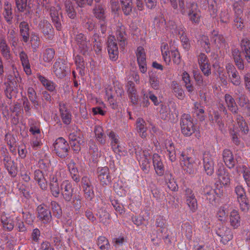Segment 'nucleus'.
I'll return each instance as SVG.
<instances>
[{"mask_svg":"<svg viewBox=\"0 0 250 250\" xmlns=\"http://www.w3.org/2000/svg\"><path fill=\"white\" fill-rule=\"evenodd\" d=\"M50 190L52 195L58 197L61 193L65 200L69 201L71 200L73 189L72 185L68 180L62 181L60 171H57L50 177Z\"/></svg>","mask_w":250,"mask_h":250,"instance_id":"f257e3e1","label":"nucleus"},{"mask_svg":"<svg viewBox=\"0 0 250 250\" xmlns=\"http://www.w3.org/2000/svg\"><path fill=\"white\" fill-rule=\"evenodd\" d=\"M213 67L222 81L225 82L228 77H229L231 82L234 85H238L240 84V77L232 64L228 63L226 65L227 73L224 72L223 68L217 64H214Z\"/></svg>","mask_w":250,"mask_h":250,"instance_id":"f03ea898","label":"nucleus"},{"mask_svg":"<svg viewBox=\"0 0 250 250\" xmlns=\"http://www.w3.org/2000/svg\"><path fill=\"white\" fill-rule=\"evenodd\" d=\"M161 50L163 60L167 64L169 65L171 61L176 64L180 63L181 58L177 48L174 47L169 51L168 44L163 42L161 44Z\"/></svg>","mask_w":250,"mask_h":250,"instance_id":"7ed1b4c3","label":"nucleus"},{"mask_svg":"<svg viewBox=\"0 0 250 250\" xmlns=\"http://www.w3.org/2000/svg\"><path fill=\"white\" fill-rule=\"evenodd\" d=\"M114 89L112 86H108L105 88V98L107 99L112 108L117 106V98L121 96L123 93V89L121 85L117 83H114Z\"/></svg>","mask_w":250,"mask_h":250,"instance_id":"20e7f679","label":"nucleus"},{"mask_svg":"<svg viewBox=\"0 0 250 250\" xmlns=\"http://www.w3.org/2000/svg\"><path fill=\"white\" fill-rule=\"evenodd\" d=\"M128 82L126 85L127 88V93L128 97L133 104H136L138 102V96L137 94V91L135 87V84L132 80L137 83H139L140 77L139 75L136 72H132L130 76L127 77Z\"/></svg>","mask_w":250,"mask_h":250,"instance_id":"39448f33","label":"nucleus"},{"mask_svg":"<svg viewBox=\"0 0 250 250\" xmlns=\"http://www.w3.org/2000/svg\"><path fill=\"white\" fill-rule=\"evenodd\" d=\"M182 156L184 157L182 154ZM199 164V160L194 157L183 158L181 162V165L184 171L190 175H193L196 173Z\"/></svg>","mask_w":250,"mask_h":250,"instance_id":"423d86ee","label":"nucleus"},{"mask_svg":"<svg viewBox=\"0 0 250 250\" xmlns=\"http://www.w3.org/2000/svg\"><path fill=\"white\" fill-rule=\"evenodd\" d=\"M181 131L186 136H191L195 130V125L189 115L184 114L181 120Z\"/></svg>","mask_w":250,"mask_h":250,"instance_id":"0eeeda50","label":"nucleus"},{"mask_svg":"<svg viewBox=\"0 0 250 250\" xmlns=\"http://www.w3.org/2000/svg\"><path fill=\"white\" fill-rule=\"evenodd\" d=\"M235 192L241 210L245 212L248 211L250 206L244 188L241 186H237L235 188Z\"/></svg>","mask_w":250,"mask_h":250,"instance_id":"6e6552de","label":"nucleus"},{"mask_svg":"<svg viewBox=\"0 0 250 250\" xmlns=\"http://www.w3.org/2000/svg\"><path fill=\"white\" fill-rule=\"evenodd\" d=\"M54 150L60 157H65L67 155L68 145L62 138L57 139L54 144Z\"/></svg>","mask_w":250,"mask_h":250,"instance_id":"1a4fd4ad","label":"nucleus"},{"mask_svg":"<svg viewBox=\"0 0 250 250\" xmlns=\"http://www.w3.org/2000/svg\"><path fill=\"white\" fill-rule=\"evenodd\" d=\"M70 145L74 151L78 152L81 149V145L83 142V136L80 130L71 133L69 135Z\"/></svg>","mask_w":250,"mask_h":250,"instance_id":"9d476101","label":"nucleus"},{"mask_svg":"<svg viewBox=\"0 0 250 250\" xmlns=\"http://www.w3.org/2000/svg\"><path fill=\"white\" fill-rule=\"evenodd\" d=\"M136 54L140 71L142 73H145L147 71V66L146 52L144 48L142 46L138 47Z\"/></svg>","mask_w":250,"mask_h":250,"instance_id":"9b49d317","label":"nucleus"},{"mask_svg":"<svg viewBox=\"0 0 250 250\" xmlns=\"http://www.w3.org/2000/svg\"><path fill=\"white\" fill-rule=\"evenodd\" d=\"M198 62L204 75H209L211 73V66L207 55L204 53L200 54L198 56Z\"/></svg>","mask_w":250,"mask_h":250,"instance_id":"f8f14e48","label":"nucleus"},{"mask_svg":"<svg viewBox=\"0 0 250 250\" xmlns=\"http://www.w3.org/2000/svg\"><path fill=\"white\" fill-rule=\"evenodd\" d=\"M188 17L189 21L193 23L198 24L200 21L201 14L195 3L191 4L188 7Z\"/></svg>","mask_w":250,"mask_h":250,"instance_id":"ddd939ff","label":"nucleus"},{"mask_svg":"<svg viewBox=\"0 0 250 250\" xmlns=\"http://www.w3.org/2000/svg\"><path fill=\"white\" fill-rule=\"evenodd\" d=\"M98 179L101 185H107L111 182L109 168L107 167H99L98 169Z\"/></svg>","mask_w":250,"mask_h":250,"instance_id":"4468645a","label":"nucleus"},{"mask_svg":"<svg viewBox=\"0 0 250 250\" xmlns=\"http://www.w3.org/2000/svg\"><path fill=\"white\" fill-rule=\"evenodd\" d=\"M14 219H16V221H19V219L18 217H16L13 215H7L4 213H2L1 215V221L4 229L9 231L12 230L15 225V222L14 221Z\"/></svg>","mask_w":250,"mask_h":250,"instance_id":"2eb2a0df","label":"nucleus"},{"mask_svg":"<svg viewBox=\"0 0 250 250\" xmlns=\"http://www.w3.org/2000/svg\"><path fill=\"white\" fill-rule=\"evenodd\" d=\"M218 236L221 238V241L224 244H227L233 238V235L231 230L226 227H222L219 228L216 231Z\"/></svg>","mask_w":250,"mask_h":250,"instance_id":"dca6fc26","label":"nucleus"},{"mask_svg":"<svg viewBox=\"0 0 250 250\" xmlns=\"http://www.w3.org/2000/svg\"><path fill=\"white\" fill-rule=\"evenodd\" d=\"M229 223L230 227L233 229L239 228L241 225V219L238 210L233 209L229 215Z\"/></svg>","mask_w":250,"mask_h":250,"instance_id":"f3484780","label":"nucleus"},{"mask_svg":"<svg viewBox=\"0 0 250 250\" xmlns=\"http://www.w3.org/2000/svg\"><path fill=\"white\" fill-rule=\"evenodd\" d=\"M218 179L221 184L224 187H228L230 184L229 174L224 168H220L217 172Z\"/></svg>","mask_w":250,"mask_h":250,"instance_id":"a211bd4d","label":"nucleus"},{"mask_svg":"<svg viewBox=\"0 0 250 250\" xmlns=\"http://www.w3.org/2000/svg\"><path fill=\"white\" fill-rule=\"evenodd\" d=\"M153 163L156 173L160 176L163 175L165 172L164 166L160 156L157 154L153 155Z\"/></svg>","mask_w":250,"mask_h":250,"instance_id":"6ab92c4d","label":"nucleus"},{"mask_svg":"<svg viewBox=\"0 0 250 250\" xmlns=\"http://www.w3.org/2000/svg\"><path fill=\"white\" fill-rule=\"evenodd\" d=\"M60 7L59 5L56 7H51L50 9V16L54 22L56 29L60 30L61 29V23L59 19V15L61 14L60 12Z\"/></svg>","mask_w":250,"mask_h":250,"instance_id":"aec40b11","label":"nucleus"},{"mask_svg":"<svg viewBox=\"0 0 250 250\" xmlns=\"http://www.w3.org/2000/svg\"><path fill=\"white\" fill-rule=\"evenodd\" d=\"M37 210L38 211V217L43 223H45L51 220V215L50 211L42 206H39Z\"/></svg>","mask_w":250,"mask_h":250,"instance_id":"412c9836","label":"nucleus"},{"mask_svg":"<svg viewBox=\"0 0 250 250\" xmlns=\"http://www.w3.org/2000/svg\"><path fill=\"white\" fill-rule=\"evenodd\" d=\"M204 167L206 173L211 175L214 172V162L212 158L208 155H205L204 158Z\"/></svg>","mask_w":250,"mask_h":250,"instance_id":"4be33fe9","label":"nucleus"},{"mask_svg":"<svg viewBox=\"0 0 250 250\" xmlns=\"http://www.w3.org/2000/svg\"><path fill=\"white\" fill-rule=\"evenodd\" d=\"M137 159L141 165L142 169L144 171H147L149 167L150 153L143 151L142 155H137Z\"/></svg>","mask_w":250,"mask_h":250,"instance_id":"5701e85b","label":"nucleus"},{"mask_svg":"<svg viewBox=\"0 0 250 250\" xmlns=\"http://www.w3.org/2000/svg\"><path fill=\"white\" fill-rule=\"evenodd\" d=\"M223 160L226 165L229 168L234 167L235 165V160L231 151L228 149H225L223 153Z\"/></svg>","mask_w":250,"mask_h":250,"instance_id":"b1692460","label":"nucleus"},{"mask_svg":"<svg viewBox=\"0 0 250 250\" xmlns=\"http://www.w3.org/2000/svg\"><path fill=\"white\" fill-rule=\"evenodd\" d=\"M67 167L73 180L76 182H79L80 178L79 172L76 166V164L73 160H70L68 162Z\"/></svg>","mask_w":250,"mask_h":250,"instance_id":"393cba45","label":"nucleus"},{"mask_svg":"<svg viewBox=\"0 0 250 250\" xmlns=\"http://www.w3.org/2000/svg\"><path fill=\"white\" fill-rule=\"evenodd\" d=\"M236 170L238 173L243 174L247 185L250 187V168L245 165H241L237 167Z\"/></svg>","mask_w":250,"mask_h":250,"instance_id":"a878e982","label":"nucleus"},{"mask_svg":"<svg viewBox=\"0 0 250 250\" xmlns=\"http://www.w3.org/2000/svg\"><path fill=\"white\" fill-rule=\"evenodd\" d=\"M116 35L120 45L124 46L126 44L127 36L124 26H121L117 29Z\"/></svg>","mask_w":250,"mask_h":250,"instance_id":"bb28decb","label":"nucleus"},{"mask_svg":"<svg viewBox=\"0 0 250 250\" xmlns=\"http://www.w3.org/2000/svg\"><path fill=\"white\" fill-rule=\"evenodd\" d=\"M229 211V207L228 206L225 205L221 207L218 209L216 212V218L219 221L222 222H225L227 220Z\"/></svg>","mask_w":250,"mask_h":250,"instance_id":"cd10ccee","label":"nucleus"},{"mask_svg":"<svg viewBox=\"0 0 250 250\" xmlns=\"http://www.w3.org/2000/svg\"><path fill=\"white\" fill-rule=\"evenodd\" d=\"M109 139L110 140V145L113 151L115 152L119 151V141L118 136L112 131H110L107 134Z\"/></svg>","mask_w":250,"mask_h":250,"instance_id":"c85d7f7f","label":"nucleus"},{"mask_svg":"<svg viewBox=\"0 0 250 250\" xmlns=\"http://www.w3.org/2000/svg\"><path fill=\"white\" fill-rule=\"evenodd\" d=\"M34 178L35 180L38 183L42 189H46L47 186V182L41 171L40 170H37L35 171Z\"/></svg>","mask_w":250,"mask_h":250,"instance_id":"c756f323","label":"nucleus"},{"mask_svg":"<svg viewBox=\"0 0 250 250\" xmlns=\"http://www.w3.org/2000/svg\"><path fill=\"white\" fill-rule=\"evenodd\" d=\"M39 28L45 36L51 35L53 32V28L51 24L47 21L43 20L40 21Z\"/></svg>","mask_w":250,"mask_h":250,"instance_id":"7c9ffc66","label":"nucleus"},{"mask_svg":"<svg viewBox=\"0 0 250 250\" xmlns=\"http://www.w3.org/2000/svg\"><path fill=\"white\" fill-rule=\"evenodd\" d=\"M114 188L115 192L120 196H124L127 193L128 188L122 181H118L114 184Z\"/></svg>","mask_w":250,"mask_h":250,"instance_id":"2f4dec72","label":"nucleus"},{"mask_svg":"<svg viewBox=\"0 0 250 250\" xmlns=\"http://www.w3.org/2000/svg\"><path fill=\"white\" fill-rule=\"evenodd\" d=\"M95 137L97 142L101 144L105 143V136L104 133L103 128L99 125L96 126L94 129Z\"/></svg>","mask_w":250,"mask_h":250,"instance_id":"473e14b6","label":"nucleus"},{"mask_svg":"<svg viewBox=\"0 0 250 250\" xmlns=\"http://www.w3.org/2000/svg\"><path fill=\"white\" fill-rule=\"evenodd\" d=\"M182 79L185 83V87L189 92H192L194 90L193 86L191 83L189 74L186 71L182 72L181 75Z\"/></svg>","mask_w":250,"mask_h":250,"instance_id":"72a5a7b5","label":"nucleus"},{"mask_svg":"<svg viewBox=\"0 0 250 250\" xmlns=\"http://www.w3.org/2000/svg\"><path fill=\"white\" fill-rule=\"evenodd\" d=\"M20 31L22 40L27 42L29 40V26L28 24L25 21L21 22L20 25Z\"/></svg>","mask_w":250,"mask_h":250,"instance_id":"f704fd0d","label":"nucleus"},{"mask_svg":"<svg viewBox=\"0 0 250 250\" xmlns=\"http://www.w3.org/2000/svg\"><path fill=\"white\" fill-rule=\"evenodd\" d=\"M60 112L63 122L66 124H69L71 121V115L70 113L66 110L65 105L63 104L60 105Z\"/></svg>","mask_w":250,"mask_h":250,"instance_id":"c9c22d12","label":"nucleus"},{"mask_svg":"<svg viewBox=\"0 0 250 250\" xmlns=\"http://www.w3.org/2000/svg\"><path fill=\"white\" fill-rule=\"evenodd\" d=\"M238 126L234 127L233 131L235 133H237L238 131L241 130L244 132V133H246L248 132V127L246 122L243 120L242 117H239L237 119Z\"/></svg>","mask_w":250,"mask_h":250,"instance_id":"e433bc0d","label":"nucleus"},{"mask_svg":"<svg viewBox=\"0 0 250 250\" xmlns=\"http://www.w3.org/2000/svg\"><path fill=\"white\" fill-rule=\"evenodd\" d=\"M136 128L140 133V135L144 138L146 136V128L145 125V122L141 118H138L136 122Z\"/></svg>","mask_w":250,"mask_h":250,"instance_id":"4c0bfd02","label":"nucleus"},{"mask_svg":"<svg viewBox=\"0 0 250 250\" xmlns=\"http://www.w3.org/2000/svg\"><path fill=\"white\" fill-rule=\"evenodd\" d=\"M204 194L210 202L215 201L217 197H219V194L216 193V191L209 187H207L204 189Z\"/></svg>","mask_w":250,"mask_h":250,"instance_id":"58836bf2","label":"nucleus"},{"mask_svg":"<svg viewBox=\"0 0 250 250\" xmlns=\"http://www.w3.org/2000/svg\"><path fill=\"white\" fill-rule=\"evenodd\" d=\"M20 58L25 72L28 75H30L31 74V70L27 55L25 53L21 52L20 54Z\"/></svg>","mask_w":250,"mask_h":250,"instance_id":"ea45409f","label":"nucleus"},{"mask_svg":"<svg viewBox=\"0 0 250 250\" xmlns=\"http://www.w3.org/2000/svg\"><path fill=\"white\" fill-rule=\"evenodd\" d=\"M232 56L235 62V64L239 69H243L244 65L243 61L240 56V53L237 49H234L232 51Z\"/></svg>","mask_w":250,"mask_h":250,"instance_id":"a19ab883","label":"nucleus"},{"mask_svg":"<svg viewBox=\"0 0 250 250\" xmlns=\"http://www.w3.org/2000/svg\"><path fill=\"white\" fill-rule=\"evenodd\" d=\"M225 101L229 109L232 112L236 113L238 108L233 98L229 95H225Z\"/></svg>","mask_w":250,"mask_h":250,"instance_id":"79ce46f5","label":"nucleus"},{"mask_svg":"<svg viewBox=\"0 0 250 250\" xmlns=\"http://www.w3.org/2000/svg\"><path fill=\"white\" fill-rule=\"evenodd\" d=\"M62 65V63L60 62H55L53 65V72L59 78H62L65 75V71Z\"/></svg>","mask_w":250,"mask_h":250,"instance_id":"37998d69","label":"nucleus"},{"mask_svg":"<svg viewBox=\"0 0 250 250\" xmlns=\"http://www.w3.org/2000/svg\"><path fill=\"white\" fill-rule=\"evenodd\" d=\"M241 47L245 59L248 62H250V42L243 41L241 43Z\"/></svg>","mask_w":250,"mask_h":250,"instance_id":"c03bdc74","label":"nucleus"},{"mask_svg":"<svg viewBox=\"0 0 250 250\" xmlns=\"http://www.w3.org/2000/svg\"><path fill=\"white\" fill-rule=\"evenodd\" d=\"M76 40L79 45L81 52L83 53H84L85 47H86L87 43L84 40V35L83 34H79L76 37Z\"/></svg>","mask_w":250,"mask_h":250,"instance_id":"a18cd8bd","label":"nucleus"},{"mask_svg":"<svg viewBox=\"0 0 250 250\" xmlns=\"http://www.w3.org/2000/svg\"><path fill=\"white\" fill-rule=\"evenodd\" d=\"M171 86L177 97L179 99H183L185 96L184 92L180 85L175 82H172Z\"/></svg>","mask_w":250,"mask_h":250,"instance_id":"49530a36","label":"nucleus"},{"mask_svg":"<svg viewBox=\"0 0 250 250\" xmlns=\"http://www.w3.org/2000/svg\"><path fill=\"white\" fill-rule=\"evenodd\" d=\"M167 187L172 191H176L178 189V186L171 175H167L165 177Z\"/></svg>","mask_w":250,"mask_h":250,"instance_id":"de8ad7c7","label":"nucleus"},{"mask_svg":"<svg viewBox=\"0 0 250 250\" xmlns=\"http://www.w3.org/2000/svg\"><path fill=\"white\" fill-rule=\"evenodd\" d=\"M186 202L191 211L194 212L197 209V201L193 195L187 197Z\"/></svg>","mask_w":250,"mask_h":250,"instance_id":"09e8293b","label":"nucleus"},{"mask_svg":"<svg viewBox=\"0 0 250 250\" xmlns=\"http://www.w3.org/2000/svg\"><path fill=\"white\" fill-rule=\"evenodd\" d=\"M16 138L13 135L10 133H7L5 135V141H6L11 151L15 150V144L16 142Z\"/></svg>","mask_w":250,"mask_h":250,"instance_id":"8fccbe9b","label":"nucleus"},{"mask_svg":"<svg viewBox=\"0 0 250 250\" xmlns=\"http://www.w3.org/2000/svg\"><path fill=\"white\" fill-rule=\"evenodd\" d=\"M211 38L214 43L219 46L223 44L225 41L223 36L221 34H219L218 31H216L212 32Z\"/></svg>","mask_w":250,"mask_h":250,"instance_id":"3c124183","label":"nucleus"},{"mask_svg":"<svg viewBox=\"0 0 250 250\" xmlns=\"http://www.w3.org/2000/svg\"><path fill=\"white\" fill-rule=\"evenodd\" d=\"M97 245L101 250H107L109 247L108 240L104 236H100L98 238Z\"/></svg>","mask_w":250,"mask_h":250,"instance_id":"603ef678","label":"nucleus"},{"mask_svg":"<svg viewBox=\"0 0 250 250\" xmlns=\"http://www.w3.org/2000/svg\"><path fill=\"white\" fill-rule=\"evenodd\" d=\"M93 13L95 16L99 20H103L105 18L104 10L102 5L96 6L93 10Z\"/></svg>","mask_w":250,"mask_h":250,"instance_id":"864d4df0","label":"nucleus"},{"mask_svg":"<svg viewBox=\"0 0 250 250\" xmlns=\"http://www.w3.org/2000/svg\"><path fill=\"white\" fill-rule=\"evenodd\" d=\"M39 79L47 90L53 91L55 89V86L53 82L46 80L44 77L42 76H40Z\"/></svg>","mask_w":250,"mask_h":250,"instance_id":"5fc2aeb1","label":"nucleus"},{"mask_svg":"<svg viewBox=\"0 0 250 250\" xmlns=\"http://www.w3.org/2000/svg\"><path fill=\"white\" fill-rule=\"evenodd\" d=\"M199 43L203 49L206 52L210 51V43L208 37L206 36H202L199 41Z\"/></svg>","mask_w":250,"mask_h":250,"instance_id":"6e6d98bb","label":"nucleus"},{"mask_svg":"<svg viewBox=\"0 0 250 250\" xmlns=\"http://www.w3.org/2000/svg\"><path fill=\"white\" fill-rule=\"evenodd\" d=\"M55 51L51 48L47 49L42 54V59L45 62H50L54 58Z\"/></svg>","mask_w":250,"mask_h":250,"instance_id":"4d7b16f0","label":"nucleus"},{"mask_svg":"<svg viewBox=\"0 0 250 250\" xmlns=\"http://www.w3.org/2000/svg\"><path fill=\"white\" fill-rule=\"evenodd\" d=\"M194 113L201 120L204 119V110L201 104L198 103L194 104Z\"/></svg>","mask_w":250,"mask_h":250,"instance_id":"13d9d810","label":"nucleus"},{"mask_svg":"<svg viewBox=\"0 0 250 250\" xmlns=\"http://www.w3.org/2000/svg\"><path fill=\"white\" fill-rule=\"evenodd\" d=\"M65 6L68 16L71 19H74L76 13L72 5L71 2L69 0L66 1L65 2Z\"/></svg>","mask_w":250,"mask_h":250,"instance_id":"bf43d9fd","label":"nucleus"},{"mask_svg":"<svg viewBox=\"0 0 250 250\" xmlns=\"http://www.w3.org/2000/svg\"><path fill=\"white\" fill-rule=\"evenodd\" d=\"M3 15L6 21L10 22L12 19V8L10 4L7 3L5 5Z\"/></svg>","mask_w":250,"mask_h":250,"instance_id":"052dcab7","label":"nucleus"},{"mask_svg":"<svg viewBox=\"0 0 250 250\" xmlns=\"http://www.w3.org/2000/svg\"><path fill=\"white\" fill-rule=\"evenodd\" d=\"M108 49L118 50L116 41L113 36H110L108 38L107 49Z\"/></svg>","mask_w":250,"mask_h":250,"instance_id":"680f3d73","label":"nucleus"},{"mask_svg":"<svg viewBox=\"0 0 250 250\" xmlns=\"http://www.w3.org/2000/svg\"><path fill=\"white\" fill-rule=\"evenodd\" d=\"M99 219L101 222L104 224H107L110 219L109 213L104 210H102L99 212Z\"/></svg>","mask_w":250,"mask_h":250,"instance_id":"e2e57ef3","label":"nucleus"},{"mask_svg":"<svg viewBox=\"0 0 250 250\" xmlns=\"http://www.w3.org/2000/svg\"><path fill=\"white\" fill-rule=\"evenodd\" d=\"M111 203L115 210L122 214L125 213V209L123 205L118 202L117 200H112Z\"/></svg>","mask_w":250,"mask_h":250,"instance_id":"0e129e2a","label":"nucleus"},{"mask_svg":"<svg viewBox=\"0 0 250 250\" xmlns=\"http://www.w3.org/2000/svg\"><path fill=\"white\" fill-rule=\"evenodd\" d=\"M28 96L35 106H37L39 104L38 101L36 99V94L35 90L32 88H29L28 89Z\"/></svg>","mask_w":250,"mask_h":250,"instance_id":"69168bd1","label":"nucleus"},{"mask_svg":"<svg viewBox=\"0 0 250 250\" xmlns=\"http://www.w3.org/2000/svg\"><path fill=\"white\" fill-rule=\"evenodd\" d=\"M51 205L54 215L57 217H60L62 214V210L60 206L55 202H52Z\"/></svg>","mask_w":250,"mask_h":250,"instance_id":"338daca9","label":"nucleus"},{"mask_svg":"<svg viewBox=\"0 0 250 250\" xmlns=\"http://www.w3.org/2000/svg\"><path fill=\"white\" fill-rule=\"evenodd\" d=\"M122 4V10L125 15H129L132 11V2L121 3Z\"/></svg>","mask_w":250,"mask_h":250,"instance_id":"774afa93","label":"nucleus"}]
</instances>
